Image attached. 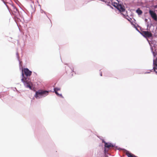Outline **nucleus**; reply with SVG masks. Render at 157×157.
Returning <instances> with one entry per match:
<instances>
[{"label":"nucleus","instance_id":"f257e3e1","mask_svg":"<svg viewBox=\"0 0 157 157\" xmlns=\"http://www.w3.org/2000/svg\"><path fill=\"white\" fill-rule=\"evenodd\" d=\"M22 78L21 79L22 82L24 83V85L26 87L32 89L33 83L29 81V78L27 77H24V75L27 77L30 76L32 74V72L27 68L22 69Z\"/></svg>","mask_w":157,"mask_h":157},{"label":"nucleus","instance_id":"f03ea898","mask_svg":"<svg viewBox=\"0 0 157 157\" xmlns=\"http://www.w3.org/2000/svg\"><path fill=\"white\" fill-rule=\"evenodd\" d=\"M48 92L47 91H43L42 90H39L36 92V93L35 97L37 98H40V96H45L48 95Z\"/></svg>","mask_w":157,"mask_h":157},{"label":"nucleus","instance_id":"7ed1b4c3","mask_svg":"<svg viewBox=\"0 0 157 157\" xmlns=\"http://www.w3.org/2000/svg\"><path fill=\"white\" fill-rule=\"evenodd\" d=\"M141 34L146 38H150L152 36L151 33L148 31H143L141 32Z\"/></svg>","mask_w":157,"mask_h":157},{"label":"nucleus","instance_id":"20e7f679","mask_svg":"<svg viewBox=\"0 0 157 157\" xmlns=\"http://www.w3.org/2000/svg\"><path fill=\"white\" fill-rule=\"evenodd\" d=\"M149 13L152 18L155 21H157V16L156 13L153 11L150 10Z\"/></svg>","mask_w":157,"mask_h":157},{"label":"nucleus","instance_id":"39448f33","mask_svg":"<svg viewBox=\"0 0 157 157\" xmlns=\"http://www.w3.org/2000/svg\"><path fill=\"white\" fill-rule=\"evenodd\" d=\"M117 6V8L119 10L120 12H124L125 10L124 6L121 5H118L117 3L115 4Z\"/></svg>","mask_w":157,"mask_h":157},{"label":"nucleus","instance_id":"423d86ee","mask_svg":"<svg viewBox=\"0 0 157 157\" xmlns=\"http://www.w3.org/2000/svg\"><path fill=\"white\" fill-rule=\"evenodd\" d=\"M153 64L154 66L153 67V69L155 72L157 73V58L155 60H154Z\"/></svg>","mask_w":157,"mask_h":157},{"label":"nucleus","instance_id":"0eeeda50","mask_svg":"<svg viewBox=\"0 0 157 157\" xmlns=\"http://www.w3.org/2000/svg\"><path fill=\"white\" fill-rule=\"evenodd\" d=\"M126 155L128 157H137L135 156L134 155L132 154L128 151H127L125 152Z\"/></svg>","mask_w":157,"mask_h":157},{"label":"nucleus","instance_id":"6e6552de","mask_svg":"<svg viewBox=\"0 0 157 157\" xmlns=\"http://www.w3.org/2000/svg\"><path fill=\"white\" fill-rule=\"evenodd\" d=\"M105 145V147L108 148H110V147H113L114 146L111 143H107L105 142H104Z\"/></svg>","mask_w":157,"mask_h":157},{"label":"nucleus","instance_id":"1a4fd4ad","mask_svg":"<svg viewBox=\"0 0 157 157\" xmlns=\"http://www.w3.org/2000/svg\"><path fill=\"white\" fill-rule=\"evenodd\" d=\"M136 12L138 15H141L142 13V11L140 10V9H138L136 10Z\"/></svg>","mask_w":157,"mask_h":157},{"label":"nucleus","instance_id":"9d476101","mask_svg":"<svg viewBox=\"0 0 157 157\" xmlns=\"http://www.w3.org/2000/svg\"><path fill=\"white\" fill-rule=\"evenodd\" d=\"M60 89L59 88L56 87L54 89V90L55 92H57L59 90H60Z\"/></svg>","mask_w":157,"mask_h":157},{"label":"nucleus","instance_id":"9b49d317","mask_svg":"<svg viewBox=\"0 0 157 157\" xmlns=\"http://www.w3.org/2000/svg\"><path fill=\"white\" fill-rule=\"evenodd\" d=\"M56 94H57V95L60 96V97H62V94H59L57 92H55Z\"/></svg>","mask_w":157,"mask_h":157},{"label":"nucleus","instance_id":"f8f14e48","mask_svg":"<svg viewBox=\"0 0 157 157\" xmlns=\"http://www.w3.org/2000/svg\"><path fill=\"white\" fill-rule=\"evenodd\" d=\"M153 56H154V57H155L156 56V53L155 52H153Z\"/></svg>","mask_w":157,"mask_h":157},{"label":"nucleus","instance_id":"ddd939ff","mask_svg":"<svg viewBox=\"0 0 157 157\" xmlns=\"http://www.w3.org/2000/svg\"><path fill=\"white\" fill-rule=\"evenodd\" d=\"M116 3H114V5H113V6L114 7H116V8H117V5L115 4Z\"/></svg>","mask_w":157,"mask_h":157},{"label":"nucleus","instance_id":"4468645a","mask_svg":"<svg viewBox=\"0 0 157 157\" xmlns=\"http://www.w3.org/2000/svg\"><path fill=\"white\" fill-rule=\"evenodd\" d=\"M100 75L101 76H102V74L101 73V74H100Z\"/></svg>","mask_w":157,"mask_h":157},{"label":"nucleus","instance_id":"2eb2a0df","mask_svg":"<svg viewBox=\"0 0 157 157\" xmlns=\"http://www.w3.org/2000/svg\"><path fill=\"white\" fill-rule=\"evenodd\" d=\"M105 151L106 150V149L105 148Z\"/></svg>","mask_w":157,"mask_h":157}]
</instances>
